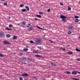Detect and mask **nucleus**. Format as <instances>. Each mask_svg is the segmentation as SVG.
<instances>
[{"label": "nucleus", "mask_w": 80, "mask_h": 80, "mask_svg": "<svg viewBox=\"0 0 80 80\" xmlns=\"http://www.w3.org/2000/svg\"><path fill=\"white\" fill-rule=\"evenodd\" d=\"M79 38L80 39V37H79Z\"/></svg>", "instance_id": "53"}, {"label": "nucleus", "mask_w": 80, "mask_h": 80, "mask_svg": "<svg viewBox=\"0 0 80 80\" xmlns=\"http://www.w3.org/2000/svg\"><path fill=\"white\" fill-rule=\"evenodd\" d=\"M65 48H63V50L64 51L65 50Z\"/></svg>", "instance_id": "46"}, {"label": "nucleus", "mask_w": 80, "mask_h": 80, "mask_svg": "<svg viewBox=\"0 0 80 80\" xmlns=\"http://www.w3.org/2000/svg\"><path fill=\"white\" fill-rule=\"evenodd\" d=\"M67 73H68V74H70V73H71V72H67Z\"/></svg>", "instance_id": "26"}, {"label": "nucleus", "mask_w": 80, "mask_h": 80, "mask_svg": "<svg viewBox=\"0 0 80 80\" xmlns=\"http://www.w3.org/2000/svg\"><path fill=\"white\" fill-rule=\"evenodd\" d=\"M78 4H80V2H78Z\"/></svg>", "instance_id": "48"}, {"label": "nucleus", "mask_w": 80, "mask_h": 80, "mask_svg": "<svg viewBox=\"0 0 80 80\" xmlns=\"http://www.w3.org/2000/svg\"><path fill=\"white\" fill-rule=\"evenodd\" d=\"M48 12H50V9H49L48 10Z\"/></svg>", "instance_id": "38"}, {"label": "nucleus", "mask_w": 80, "mask_h": 80, "mask_svg": "<svg viewBox=\"0 0 80 80\" xmlns=\"http://www.w3.org/2000/svg\"><path fill=\"white\" fill-rule=\"evenodd\" d=\"M23 50L24 51H28V48H24Z\"/></svg>", "instance_id": "22"}, {"label": "nucleus", "mask_w": 80, "mask_h": 80, "mask_svg": "<svg viewBox=\"0 0 80 80\" xmlns=\"http://www.w3.org/2000/svg\"><path fill=\"white\" fill-rule=\"evenodd\" d=\"M19 79L20 80H23V78L22 77H20L19 78Z\"/></svg>", "instance_id": "31"}, {"label": "nucleus", "mask_w": 80, "mask_h": 80, "mask_svg": "<svg viewBox=\"0 0 80 80\" xmlns=\"http://www.w3.org/2000/svg\"><path fill=\"white\" fill-rule=\"evenodd\" d=\"M6 30H12V29L9 28H8V27H6Z\"/></svg>", "instance_id": "11"}, {"label": "nucleus", "mask_w": 80, "mask_h": 80, "mask_svg": "<svg viewBox=\"0 0 80 80\" xmlns=\"http://www.w3.org/2000/svg\"><path fill=\"white\" fill-rule=\"evenodd\" d=\"M22 60H25V59H26V58L23 57V58H21Z\"/></svg>", "instance_id": "21"}, {"label": "nucleus", "mask_w": 80, "mask_h": 80, "mask_svg": "<svg viewBox=\"0 0 80 80\" xmlns=\"http://www.w3.org/2000/svg\"><path fill=\"white\" fill-rule=\"evenodd\" d=\"M60 5L63 6V3H60Z\"/></svg>", "instance_id": "39"}, {"label": "nucleus", "mask_w": 80, "mask_h": 80, "mask_svg": "<svg viewBox=\"0 0 80 80\" xmlns=\"http://www.w3.org/2000/svg\"><path fill=\"white\" fill-rule=\"evenodd\" d=\"M77 61H80V58H77Z\"/></svg>", "instance_id": "34"}, {"label": "nucleus", "mask_w": 80, "mask_h": 80, "mask_svg": "<svg viewBox=\"0 0 80 80\" xmlns=\"http://www.w3.org/2000/svg\"><path fill=\"white\" fill-rule=\"evenodd\" d=\"M68 34H69V35H70L72 33V32H71L70 31H68Z\"/></svg>", "instance_id": "14"}, {"label": "nucleus", "mask_w": 80, "mask_h": 80, "mask_svg": "<svg viewBox=\"0 0 80 80\" xmlns=\"http://www.w3.org/2000/svg\"><path fill=\"white\" fill-rule=\"evenodd\" d=\"M36 17H38V18H42V16L38 15H36Z\"/></svg>", "instance_id": "10"}, {"label": "nucleus", "mask_w": 80, "mask_h": 80, "mask_svg": "<svg viewBox=\"0 0 80 80\" xmlns=\"http://www.w3.org/2000/svg\"><path fill=\"white\" fill-rule=\"evenodd\" d=\"M73 79L75 80H79V79L76 78H74Z\"/></svg>", "instance_id": "35"}, {"label": "nucleus", "mask_w": 80, "mask_h": 80, "mask_svg": "<svg viewBox=\"0 0 80 80\" xmlns=\"http://www.w3.org/2000/svg\"><path fill=\"white\" fill-rule=\"evenodd\" d=\"M68 10H71V8L70 7H69L68 8Z\"/></svg>", "instance_id": "32"}, {"label": "nucleus", "mask_w": 80, "mask_h": 80, "mask_svg": "<svg viewBox=\"0 0 80 80\" xmlns=\"http://www.w3.org/2000/svg\"><path fill=\"white\" fill-rule=\"evenodd\" d=\"M30 43H35L34 42H33V41H30Z\"/></svg>", "instance_id": "24"}, {"label": "nucleus", "mask_w": 80, "mask_h": 80, "mask_svg": "<svg viewBox=\"0 0 80 80\" xmlns=\"http://www.w3.org/2000/svg\"><path fill=\"white\" fill-rule=\"evenodd\" d=\"M37 27L38 28H39V29H40L41 30H42V28H40V27H39L38 26H37Z\"/></svg>", "instance_id": "25"}, {"label": "nucleus", "mask_w": 80, "mask_h": 80, "mask_svg": "<svg viewBox=\"0 0 80 80\" xmlns=\"http://www.w3.org/2000/svg\"><path fill=\"white\" fill-rule=\"evenodd\" d=\"M24 64H27V63H24Z\"/></svg>", "instance_id": "49"}, {"label": "nucleus", "mask_w": 80, "mask_h": 80, "mask_svg": "<svg viewBox=\"0 0 80 80\" xmlns=\"http://www.w3.org/2000/svg\"><path fill=\"white\" fill-rule=\"evenodd\" d=\"M22 54H22V53H20V55H22Z\"/></svg>", "instance_id": "43"}, {"label": "nucleus", "mask_w": 80, "mask_h": 80, "mask_svg": "<svg viewBox=\"0 0 80 80\" xmlns=\"http://www.w3.org/2000/svg\"><path fill=\"white\" fill-rule=\"evenodd\" d=\"M76 50L77 52H80V50L78 49V48L76 49Z\"/></svg>", "instance_id": "19"}, {"label": "nucleus", "mask_w": 80, "mask_h": 80, "mask_svg": "<svg viewBox=\"0 0 80 80\" xmlns=\"http://www.w3.org/2000/svg\"><path fill=\"white\" fill-rule=\"evenodd\" d=\"M31 25V24L29 23L28 24V25L27 26V27L28 28V27H30V25Z\"/></svg>", "instance_id": "20"}, {"label": "nucleus", "mask_w": 80, "mask_h": 80, "mask_svg": "<svg viewBox=\"0 0 80 80\" xmlns=\"http://www.w3.org/2000/svg\"><path fill=\"white\" fill-rule=\"evenodd\" d=\"M51 65L52 66H56V64L55 63H51Z\"/></svg>", "instance_id": "17"}, {"label": "nucleus", "mask_w": 80, "mask_h": 80, "mask_svg": "<svg viewBox=\"0 0 80 80\" xmlns=\"http://www.w3.org/2000/svg\"><path fill=\"white\" fill-rule=\"evenodd\" d=\"M1 1H4V0H0Z\"/></svg>", "instance_id": "47"}, {"label": "nucleus", "mask_w": 80, "mask_h": 80, "mask_svg": "<svg viewBox=\"0 0 80 80\" xmlns=\"http://www.w3.org/2000/svg\"><path fill=\"white\" fill-rule=\"evenodd\" d=\"M4 5L7 6V3H4Z\"/></svg>", "instance_id": "37"}, {"label": "nucleus", "mask_w": 80, "mask_h": 80, "mask_svg": "<svg viewBox=\"0 0 80 80\" xmlns=\"http://www.w3.org/2000/svg\"><path fill=\"white\" fill-rule=\"evenodd\" d=\"M23 76H25V77H27L28 75V74H24L23 75Z\"/></svg>", "instance_id": "15"}, {"label": "nucleus", "mask_w": 80, "mask_h": 80, "mask_svg": "<svg viewBox=\"0 0 80 80\" xmlns=\"http://www.w3.org/2000/svg\"><path fill=\"white\" fill-rule=\"evenodd\" d=\"M79 19H76V20H75V22H78L79 21Z\"/></svg>", "instance_id": "16"}, {"label": "nucleus", "mask_w": 80, "mask_h": 80, "mask_svg": "<svg viewBox=\"0 0 80 80\" xmlns=\"http://www.w3.org/2000/svg\"><path fill=\"white\" fill-rule=\"evenodd\" d=\"M9 27H13V25H12V24H10L9 25Z\"/></svg>", "instance_id": "30"}, {"label": "nucleus", "mask_w": 80, "mask_h": 80, "mask_svg": "<svg viewBox=\"0 0 80 80\" xmlns=\"http://www.w3.org/2000/svg\"><path fill=\"white\" fill-rule=\"evenodd\" d=\"M22 24H23V25H25V23L24 22H22Z\"/></svg>", "instance_id": "41"}, {"label": "nucleus", "mask_w": 80, "mask_h": 80, "mask_svg": "<svg viewBox=\"0 0 80 80\" xmlns=\"http://www.w3.org/2000/svg\"><path fill=\"white\" fill-rule=\"evenodd\" d=\"M17 37L15 36H14L13 38H12V40H14L15 39H17Z\"/></svg>", "instance_id": "9"}, {"label": "nucleus", "mask_w": 80, "mask_h": 80, "mask_svg": "<svg viewBox=\"0 0 80 80\" xmlns=\"http://www.w3.org/2000/svg\"><path fill=\"white\" fill-rule=\"evenodd\" d=\"M25 8H26L27 11H29L30 10V9H29V8L28 6H26Z\"/></svg>", "instance_id": "7"}, {"label": "nucleus", "mask_w": 80, "mask_h": 80, "mask_svg": "<svg viewBox=\"0 0 80 80\" xmlns=\"http://www.w3.org/2000/svg\"><path fill=\"white\" fill-rule=\"evenodd\" d=\"M68 28L69 30H73V29H74V27L72 26H70Z\"/></svg>", "instance_id": "2"}, {"label": "nucleus", "mask_w": 80, "mask_h": 80, "mask_svg": "<svg viewBox=\"0 0 80 80\" xmlns=\"http://www.w3.org/2000/svg\"><path fill=\"white\" fill-rule=\"evenodd\" d=\"M34 20H38V19L36 18H35Z\"/></svg>", "instance_id": "42"}, {"label": "nucleus", "mask_w": 80, "mask_h": 80, "mask_svg": "<svg viewBox=\"0 0 80 80\" xmlns=\"http://www.w3.org/2000/svg\"><path fill=\"white\" fill-rule=\"evenodd\" d=\"M6 36L8 38H10V37H11V36L10 34H8L6 35Z\"/></svg>", "instance_id": "12"}, {"label": "nucleus", "mask_w": 80, "mask_h": 80, "mask_svg": "<svg viewBox=\"0 0 80 80\" xmlns=\"http://www.w3.org/2000/svg\"><path fill=\"white\" fill-rule=\"evenodd\" d=\"M49 27H50V28H52V27L50 26Z\"/></svg>", "instance_id": "51"}, {"label": "nucleus", "mask_w": 80, "mask_h": 80, "mask_svg": "<svg viewBox=\"0 0 80 80\" xmlns=\"http://www.w3.org/2000/svg\"><path fill=\"white\" fill-rule=\"evenodd\" d=\"M0 36L1 37H4L5 36V34L4 32H2L0 33Z\"/></svg>", "instance_id": "5"}, {"label": "nucleus", "mask_w": 80, "mask_h": 80, "mask_svg": "<svg viewBox=\"0 0 80 80\" xmlns=\"http://www.w3.org/2000/svg\"><path fill=\"white\" fill-rule=\"evenodd\" d=\"M39 13L41 14V15H43V13L42 12H39Z\"/></svg>", "instance_id": "36"}, {"label": "nucleus", "mask_w": 80, "mask_h": 80, "mask_svg": "<svg viewBox=\"0 0 80 80\" xmlns=\"http://www.w3.org/2000/svg\"><path fill=\"white\" fill-rule=\"evenodd\" d=\"M60 17L62 19V22H65L66 21L65 20L67 19V17L66 16H64L63 15H61L60 16Z\"/></svg>", "instance_id": "1"}, {"label": "nucleus", "mask_w": 80, "mask_h": 80, "mask_svg": "<svg viewBox=\"0 0 80 80\" xmlns=\"http://www.w3.org/2000/svg\"><path fill=\"white\" fill-rule=\"evenodd\" d=\"M3 43H4V44H10V42H7V41H5L3 42Z\"/></svg>", "instance_id": "6"}, {"label": "nucleus", "mask_w": 80, "mask_h": 80, "mask_svg": "<svg viewBox=\"0 0 80 80\" xmlns=\"http://www.w3.org/2000/svg\"><path fill=\"white\" fill-rule=\"evenodd\" d=\"M78 72H79L73 71L72 72V75H77V73H78Z\"/></svg>", "instance_id": "3"}, {"label": "nucleus", "mask_w": 80, "mask_h": 80, "mask_svg": "<svg viewBox=\"0 0 80 80\" xmlns=\"http://www.w3.org/2000/svg\"><path fill=\"white\" fill-rule=\"evenodd\" d=\"M33 62H34V60H33Z\"/></svg>", "instance_id": "54"}, {"label": "nucleus", "mask_w": 80, "mask_h": 80, "mask_svg": "<svg viewBox=\"0 0 80 80\" xmlns=\"http://www.w3.org/2000/svg\"><path fill=\"white\" fill-rule=\"evenodd\" d=\"M44 37H45V35H44Z\"/></svg>", "instance_id": "52"}, {"label": "nucleus", "mask_w": 80, "mask_h": 80, "mask_svg": "<svg viewBox=\"0 0 80 80\" xmlns=\"http://www.w3.org/2000/svg\"><path fill=\"white\" fill-rule=\"evenodd\" d=\"M28 60H30L31 61H32V60H33L31 59H30V58H28Z\"/></svg>", "instance_id": "40"}, {"label": "nucleus", "mask_w": 80, "mask_h": 80, "mask_svg": "<svg viewBox=\"0 0 80 80\" xmlns=\"http://www.w3.org/2000/svg\"><path fill=\"white\" fill-rule=\"evenodd\" d=\"M33 52H34V53H37V52L36 51H34Z\"/></svg>", "instance_id": "45"}, {"label": "nucleus", "mask_w": 80, "mask_h": 80, "mask_svg": "<svg viewBox=\"0 0 80 80\" xmlns=\"http://www.w3.org/2000/svg\"><path fill=\"white\" fill-rule=\"evenodd\" d=\"M23 7V5L21 4L20 5V7Z\"/></svg>", "instance_id": "28"}, {"label": "nucleus", "mask_w": 80, "mask_h": 80, "mask_svg": "<svg viewBox=\"0 0 80 80\" xmlns=\"http://www.w3.org/2000/svg\"><path fill=\"white\" fill-rule=\"evenodd\" d=\"M75 18H79V17L78 16H75Z\"/></svg>", "instance_id": "23"}, {"label": "nucleus", "mask_w": 80, "mask_h": 80, "mask_svg": "<svg viewBox=\"0 0 80 80\" xmlns=\"http://www.w3.org/2000/svg\"><path fill=\"white\" fill-rule=\"evenodd\" d=\"M35 57H42V56L37 55H35Z\"/></svg>", "instance_id": "8"}, {"label": "nucleus", "mask_w": 80, "mask_h": 80, "mask_svg": "<svg viewBox=\"0 0 80 80\" xmlns=\"http://www.w3.org/2000/svg\"><path fill=\"white\" fill-rule=\"evenodd\" d=\"M38 48H39V49H40V50H42V47H38Z\"/></svg>", "instance_id": "27"}, {"label": "nucleus", "mask_w": 80, "mask_h": 80, "mask_svg": "<svg viewBox=\"0 0 80 80\" xmlns=\"http://www.w3.org/2000/svg\"><path fill=\"white\" fill-rule=\"evenodd\" d=\"M4 56L3 54H0V57H3Z\"/></svg>", "instance_id": "33"}, {"label": "nucleus", "mask_w": 80, "mask_h": 80, "mask_svg": "<svg viewBox=\"0 0 80 80\" xmlns=\"http://www.w3.org/2000/svg\"><path fill=\"white\" fill-rule=\"evenodd\" d=\"M53 42L52 41H51V43H53Z\"/></svg>", "instance_id": "44"}, {"label": "nucleus", "mask_w": 80, "mask_h": 80, "mask_svg": "<svg viewBox=\"0 0 80 80\" xmlns=\"http://www.w3.org/2000/svg\"><path fill=\"white\" fill-rule=\"evenodd\" d=\"M22 12H25L27 11V10H26V9H23L22 10Z\"/></svg>", "instance_id": "18"}, {"label": "nucleus", "mask_w": 80, "mask_h": 80, "mask_svg": "<svg viewBox=\"0 0 80 80\" xmlns=\"http://www.w3.org/2000/svg\"><path fill=\"white\" fill-rule=\"evenodd\" d=\"M29 29L31 30H32V27H30Z\"/></svg>", "instance_id": "29"}, {"label": "nucleus", "mask_w": 80, "mask_h": 80, "mask_svg": "<svg viewBox=\"0 0 80 80\" xmlns=\"http://www.w3.org/2000/svg\"><path fill=\"white\" fill-rule=\"evenodd\" d=\"M18 25H20V23H18Z\"/></svg>", "instance_id": "50"}, {"label": "nucleus", "mask_w": 80, "mask_h": 80, "mask_svg": "<svg viewBox=\"0 0 80 80\" xmlns=\"http://www.w3.org/2000/svg\"><path fill=\"white\" fill-rule=\"evenodd\" d=\"M36 42L37 43H41V42H42V39H38L37 40H36Z\"/></svg>", "instance_id": "4"}, {"label": "nucleus", "mask_w": 80, "mask_h": 80, "mask_svg": "<svg viewBox=\"0 0 80 80\" xmlns=\"http://www.w3.org/2000/svg\"><path fill=\"white\" fill-rule=\"evenodd\" d=\"M68 54H70V55H71V54H73V52H68Z\"/></svg>", "instance_id": "13"}]
</instances>
